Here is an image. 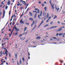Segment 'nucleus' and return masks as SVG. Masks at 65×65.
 Instances as JSON below:
<instances>
[{
	"label": "nucleus",
	"mask_w": 65,
	"mask_h": 65,
	"mask_svg": "<svg viewBox=\"0 0 65 65\" xmlns=\"http://www.w3.org/2000/svg\"><path fill=\"white\" fill-rule=\"evenodd\" d=\"M51 6L52 9H54V4H53L52 5V4H51Z\"/></svg>",
	"instance_id": "1"
},
{
	"label": "nucleus",
	"mask_w": 65,
	"mask_h": 65,
	"mask_svg": "<svg viewBox=\"0 0 65 65\" xmlns=\"http://www.w3.org/2000/svg\"><path fill=\"white\" fill-rule=\"evenodd\" d=\"M15 29L16 31H19V30H20V29H19L17 28V27H15Z\"/></svg>",
	"instance_id": "2"
},
{
	"label": "nucleus",
	"mask_w": 65,
	"mask_h": 65,
	"mask_svg": "<svg viewBox=\"0 0 65 65\" xmlns=\"http://www.w3.org/2000/svg\"><path fill=\"white\" fill-rule=\"evenodd\" d=\"M62 30V29L60 28H59V29L57 30V32H59V31H61Z\"/></svg>",
	"instance_id": "3"
},
{
	"label": "nucleus",
	"mask_w": 65,
	"mask_h": 65,
	"mask_svg": "<svg viewBox=\"0 0 65 65\" xmlns=\"http://www.w3.org/2000/svg\"><path fill=\"white\" fill-rule=\"evenodd\" d=\"M57 27H58V26H53L50 27V29H53V28H57Z\"/></svg>",
	"instance_id": "4"
},
{
	"label": "nucleus",
	"mask_w": 65,
	"mask_h": 65,
	"mask_svg": "<svg viewBox=\"0 0 65 65\" xmlns=\"http://www.w3.org/2000/svg\"><path fill=\"white\" fill-rule=\"evenodd\" d=\"M22 20H23V19H21V20L20 21V23L21 24H24V22L22 21Z\"/></svg>",
	"instance_id": "5"
},
{
	"label": "nucleus",
	"mask_w": 65,
	"mask_h": 65,
	"mask_svg": "<svg viewBox=\"0 0 65 65\" xmlns=\"http://www.w3.org/2000/svg\"><path fill=\"white\" fill-rule=\"evenodd\" d=\"M29 14H30V15L31 17H32V15H33V14H32V13H31V12H29Z\"/></svg>",
	"instance_id": "6"
},
{
	"label": "nucleus",
	"mask_w": 65,
	"mask_h": 65,
	"mask_svg": "<svg viewBox=\"0 0 65 65\" xmlns=\"http://www.w3.org/2000/svg\"><path fill=\"white\" fill-rule=\"evenodd\" d=\"M5 52H6L5 53V54H6V57L7 56V50H6L5 51Z\"/></svg>",
	"instance_id": "7"
},
{
	"label": "nucleus",
	"mask_w": 65,
	"mask_h": 65,
	"mask_svg": "<svg viewBox=\"0 0 65 65\" xmlns=\"http://www.w3.org/2000/svg\"><path fill=\"white\" fill-rule=\"evenodd\" d=\"M8 5H9L10 4V1H8Z\"/></svg>",
	"instance_id": "8"
},
{
	"label": "nucleus",
	"mask_w": 65,
	"mask_h": 65,
	"mask_svg": "<svg viewBox=\"0 0 65 65\" xmlns=\"http://www.w3.org/2000/svg\"><path fill=\"white\" fill-rule=\"evenodd\" d=\"M5 11L4 10V12H3L4 15H3V18H4V16L5 15Z\"/></svg>",
	"instance_id": "9"
},
{
	"label": "nucleus",
	"mask_w": 65,
	"mask_h": 65,
	"mask_svg": "<svg viewBox=\"0 0 65 65\" xmlns=\"http://www.w3.org/2000/svg\"><path fill=\"white\" fill-rule=\"evenodd\" d=\"M19 63L20 64H22V60H21V59H20V61H19Z\"/></svg>",
	"instance_id": "10"
},
{
	"label": "nucleus",
	"mask_w": 65,
	"mask_h": 65,
	"mask_svg": "<svg viewBox=\"0 0 65 65\" xmlns=\"http://www.w3.org/2000/svg\"><path fill=\"white\" fill-rule=\"evenodd\" d=\"M41 38V37H37L36 38V39H40Z\"/></svg>",
	"instance_id": "11"
},
{
	"label": "nucleus",
	"mask_w": 65,
	"mask_h": 65,
	"mask_svg": "<svg viewBox=\"0 0 65 65\" xmlns=\"http://www.w3.org/2000/svg\"><path fill=\"white\" fill-rule=\"evenodd\" d=\"M37 26V25H35V26L32 29V30H34V29H35V28H36V27Z\"/></svg>",
	"instance_id": "12"
},
{
	"label": "nucleus",
	"mask_w": 65,
	"mask_h": 65,
	"mask_svg": "<svg viewBox=\"0 0 65 65\" xmlns=\"http://www.w3.org/2000/svg\"><path fill=\"white\" fill-rule=\"evenodd\" d=\"M17 54H18L17 53L16 55V54L15 53V59H17Z\"/></svg>",
	"instance_id": "13"
},
{
	"label": "nucleus",
	"mask_w": 65,
	"mask_h": 65,
	"mask_svg": "<svg viewBox=\"0 0 65 65\" xmlns=\"http://www.w3.org/2000/svg\"><path fill=\"white\" fill-rule=\"evenodd\" d=\"M49 17V14H48V13H47V14L46 17V18H48Z\"/></svg>",
	"instance_id": "14"
},
{
	"label": "nucleus",
	"mask_w": 65,
	"mask_h": 65,
	"mask_svg": "<svg viewBox=\"0 0 65 65\" xmlns=\"http://www.w3.org/2000/svg\"><path fill=\"white\" fill-rule=\"evenodd\" d=\"M47 26H49V25H48V24H47L46 25H45L44 27H47Z\"/></svg>",
	"instance_id": "15"
},
{
	"label": "nucleus",
	"mask_w": 65,
	"mask_h": 65,
	"mask_svg": "<svg viewBox=\"0 0 65 65\" xmlns=\"http://www.w3.org/2000/svg\"><path fill=\"white\" fill-rule=\"evenodd\" d=\"M63 34L62 33H60L59 34V36H61L62 35H63Z\"/></svg>",
	"instance_id": "16"
},
{
	"label": "nucleus",
	"mask_w": 65,
	"mask_h": 65,
	"mask_svg": "<svg viewBox=\"0 0 65 65\" xmlns=\"http://www.w3.org/2000/svg\"><path fill=\"white\" fill-rule=\"evenodd\" d=\"M29 20H31V21H33V19L31 18H30L29 19Z\"/></svg>",
	"instance_id": "17"
},
{
	"label": "nucleus",
	"mask_w": 65,
	"mask_h": 65,
	"mask_svg": "<svg viewBox=\"0 0 65 65\" xmlns=\"http://www.w3.org/2000/svg\"><path fill=\"white\" fill-rule=\"evenodd\" d=\"M21 39H22V40H24L25 39V38H21V37L20 38Z\"/></svg>",
	"instance_id": "18"
},
{
	"label": "nucleus",
	"mask_w": 65,
	"mask_h": 65,
	"mask_svg": "<svg viewBox=\"0 0 65 65\" xmlns=\"http://www.w3.org/2000/svg\"><path fill=\"white\" fill-rule=\"evenodd\" d=\"M35 10H37V11H38V10H39V9L38 8H36L35 9Z\"/></svg>",
	"instance_id": "19"
},
{
	"label": "nucleus",
	"mask_w": 65,
	"mask_h": 65,
	"mask_svg": "<svg viewBox=\"0 0 65 65\" xmlns=\"http://www.w3.org/2000/svg\"><path fill=\"white\" fill-rule=\"evenodd\" d=\"M42 11H41V13H40V17H41V15H42Z\"/></svg>",
	"instance_id": "20"
},
{
	"label": "nucleus",
	"mask_w": 65,
	"mask_h": 65,
	"mask_svg": "<svg viewBox=\"0 0 65 65\" xmlns=\"http://www.w3.org/2000/svg\"><path fill=\"white\" fill-rule=\"evenodd\" d=\"M57 16H56V15H55V16L54 18L53 19H56V18H57Z\"/></svg>",
	"instance_id": "21"
},
{
	"label": "nucleus",
	"mask_w": 65,
	"mask_h": 65,
	"mask_svg": "<svg viewBox=\"0 0 65 65\" xmlns=\"http://www.w3.org/2000/svg\"><path fill=\"white\" fill-rule=\"evenodd\" d=\"M46 13H44V12H43V15H45L46 16Z\"/></svg>",
	"instance_id": "22"
},
{
	"label": "nucleus",
	"mask_w": 65,
	"mask_h": 65,
	"mask_svg": "<svg viewBox=\"0 0 65 65\" xmlns=\"http://www.w3.org/2000/svg\"><path fill=\"white\" fill-rule=\"evenodd\" d=\"M44 9H45V11H46V9H47V7H45L44 8Z\"/></svg>",
	"instance_id": "23"
},
{
	"label": "nucleus",
	"mask_w": 65,
	"mask_h": 65,
	"mask_svg": "<svg viewBox=\"0 0 65 65\" xmlns=\"http://www.w3.org/2000/svg\"><path fill=\"white\" fill-rule=\"evenodd\" d=\"M26 29H27V27H26L24 28V31L26 30Z\"/></svg>",
	"instance_id": "24"
},
{
	"label": "nucleus",
	"mask_w": 65,
	"mask_h": 65,
	"mask_svg": "<svg viewBox=\"0 0 65 65\" xmlns=\"http://www.w3.org/2000/svg\"><path fill=\"white\" fill-rule=\"evenodd\" d=\"M53 23L54 22L53 21H52L50 22V24H51V25H52V24H53Z\"/></svg>",
	"instance_id": "25"
},
{
	"label": "nucleus",
	"mask_w": 65,
	"mask_h": 65,
	"mask_svg": "<svg viewBox=\"0 0 65 65\" xmlns=\"http://www.w3.org/2000/svg\"><path fill=\"white\" fill-rule=\"evenodd\" d=\"M38 18L40 20L41 19L40 18V15H38Z\"/></svg>",
	"instance_id": "26"
},
{
	"label": "nucleus",
	"mask_w": 65,
	"mask_h": 65,
	"mask_svg": "<svg viewBox=\"0 0 65 65\" xmlns=\"http://www.w3.org/2000/svg\"><path fill=\"white\" fill-rule=\"evenodd\" d=\"M36 16H37V15L36 14L34 16L35 18H36Z\"/></svg>",
	"instance_id": "27"
},
{
	"label": "nucleus",
	"mask_w": 65,
	"mask_h": 65,
	"mask_svg": "<svg viewBox=\"0 0 65 65\" xmlns=\"http://www.w3.org/2000/svg\"><path fill=\"white\" fill-rule=\"evenodd\" d=\"M42 23H41L39 26L38 27V28H39L40 27V26L42 25Z\"/></svg>",
	"instance_id": "28"
},
{
	"label": "nucleus",
	"mask_w": 65,
	"mask_h": 65,
	"mask_svg": "<svg viewBox=\"0 0 65 65\" xmlns=\"http://www.w3.org/2000/svg\"><path fill=\"white\" fill-rule=\"evenodd\" d=\"M25 1H23L22 2V3L23 4H24L25 3Z\"/></svg>",
	"instance_id": "29"
},
{
	"label": "nucleus",
	"mask_w": 65,
	"mask_h": 65,
	"mask_svg": "<svg viewBox=\"0 0 65 65\" xmlns=\"http://www.w3.org/2000/svg\"><path fill=\"white\" fill-rule=\"evenodd\" d=\"M27 34V32H26V33L24 32V34H25V35H26V34Z\"/></svg>",
	"instance_id": "30"
},
{
	"label": "nucleus",
	"mask_w": 65,
	"mask_h": 65,
	"mask_svg": "<svg viewBox=\"0 0 65 65\" xmlns=\"http://www.w3.org/2000/svg\"><path fill=\"white\" fill-rule=\"evenodd\" d=\"M2 53H3V52H2V51H1V52L0 54H1V55H2V54H3Z\"/></svg>",
	"instance_id": "31"
},
{
	"label": "nucleus",
	"mask_w": 65,
	"mask_h": 65,
	"mask_svg": "<svg viewBox=\"0 0 65 65\" xmlns=\"http://www.w3.org/2000/svg\"><path fill=\"white\" fill-rule=\"evenodd\" d=\"M18 34V32H16L15 33V35H17Z\"/></svg>",
	"instance_id": "32"
},
{
	"label": "nucleus",
	"mask_w": 65,
	"mask_h": 65,
	"mask_svg": "<svg viewBox=\"0 0 65 65\" xmlns=\"http://www.w3.org/2000/svg\"><path fill=\"white\" fill-rule=\"evenodd\" d=\"M22 60L23 61H25V59H24V57L22 58Z\"/></svg>",
	"instance_id": "33"
},
{
	"label": "nucleus",
	"mask_w": 65,
	"mask_h": 65,
	"mask_svg": "<svg viewBox=\"0 0 65 65\" xmlns=\"http://www.w3.org/2000/svg\"><path fill=\"white\" fill-rule=\"evenodd\" d=\"M8 7L7 6H6V9H7Z\"/></svg>",
	"instance_id": "34"
},
{
	"label": "nucleus",
	"mask_w": 65,
	"mask_h": 65,
	"mask_svg": "<svg viewBox=\"0 0 65 65\" xmlns=\"http://www.w3.org/2000/svg\"><path fill=\"white\" fill-rule=\"evenodd\" d=\"M22 36V35L21 34L19 36V37H21Z\"/></svg>",
	"instance_id": "35"
},
{
	"label": "nucleus",
	"mask_w": 65,
	"mask_h": 65,
	"mask_svg": "<svg viewBox=\"0 0 65 65\" xmlns=\"http://www.w3.org/2000/svg\"><path fill=\"white\" fill-rule=\"evenodd\" d=\"M59 34L58 33H57L56 35V36H58V35H59Z\"/></svg>",
	"instance_id": "36"
},
{
	"label": "nucleus",
	"mask_w": 65,
	"mask_h": 65,
	"mask_svg": "<svg viewBox=\"0 0 65 65\" xmlns=\"http://www.w3.org/2000/svg\"><path fill=\"white\" fill-rule=\"evenodd\" d=\"M50 19H51V16L49 17L48 19L50 20Z\"/></svg>",
	"instance_id": "37"
},
{
	"label": "nucleus",
	"mask_w": 65,
	"mask_h": 65,
	"mask_svg": "<svg viewBox=\"0 0 65 65\" xmlns=\"http://www.w3.org/2000/svg\"><path fill=\"white\" fill-rule=\"evenodd\" d=\"M61 29H62V28H65V27L64 26H62L61 27H60Z\"/></svg>",
	"instance_id": "38"
},
{
	"label": "nucleus",
	"mask_w": 65,
	"mask_h": 65,
	"mask_svg": "<svg viewBox=\"0 0 65 65\" xmlns=\"http://www.w3.org/2000/svg\"><path fill=\"white\" fill-rule=\"evenodd\" d=\"M49 19H48V20H47L46 21V23H47V22H48V21H49Z\"/></svg>",
	"instance_id": "39"
},
{
	"label": "nucleus",
	"mask_w": 65,
	"mask_h": 65,
	"mask_svg": "<svg viewBox=\"0 0 65 65\" xmlns=\"http://www.w3.org/2000/svg\"><path fill=\"white\" fill-rule=\"evenodd\" d=\"M37 11H38V13H39V12H40L39 11V10Z\"/></svg>",
	"instance_id": "40"
},
{
	"label": "nucleus",
	"mask_w": 65,
	"mask_h": 65,
	"mask_svg": "<svg viewBox=\"0 0 65 65\" xmlns=\"http://www.w3.org/2000/svg\"><path fill=\"white\" fill-rule=\"evenodd\" d=\"M54 39H57V38L55 37H54L53 38Z\"/></svg>",
	"instance_id": "41"
},
{
	"label": "nucleus",
	"mask_w": 65,
	"mask_h": 65,
	"mask_svg": "<svg viewBox=\"0 0 65 65\" xmlns=\"http://www.w3.org/2000/svg\"><path fill=\"white\" fill-rule=\"evenodd\" d=\"M42 6H44V3H42Z\"/></svg>",
	"instance_id": "42"
},
{
	"label": "nucleus",
	"mask_w": 65,
	"mask_h": 65,
	"mask_svg": "<svg viewBox=\"0 0 65 65\" xmlns=\"http://www.w3.org/2000/svg\"><path fill=\"white\" fill-rule=\"evenodd\" d=\"M35 23V22L34 21L32 24H34Z\"/></svg>",
	"instance_id": "43"
},
{
	"label": "nucleus",
	"mask_w": 65,
	"mask_h": 65,
	"mask_svg": "<svg viewBox=\"0 0 65 65\" xmlns=\"http://www.w3.org/2000/svg\"><path fill=\"white\" fill-rule=\"evenodd\" d=\"M29 8H28L27 9V10H26V11H28V10H29Z\"/></svg>",
	"instance_id": "44"
},
{
	"label": "nucleus",
	"mask_w": 65,
	"mask_h": 65,
	"mask_svg": "<svg viewBox=\"0 0 65 65\" xmlns=\"http://www.w3.org/2000/svg\"><path fill=\"white\" fill-rule=\"evenodd\" d=\"M17 64L18 65H19V62L18 61H17Z\"/></svg>",
	"instance_id": "45"
},
{
	"label": "nucleus",
	"mask_w": 65,
	"mask_h": 65,
	"mask_svg": "<svg viewBox=\"0 0 65 65\" xmlns=\"http://www.w3.org/2000/svg\"><path fill=\"white\" fill-rule=\"evenodd\" d=\"M43 23V20L41 22V23L42 24V23Z\"/></svg>",
	"instance_id": "46"
},
{
	"label": "nucleus",
	"mask_w": 65,
	"mask_h": 65,
	"mask_svg": "<svg viewBox=\"0 0 65 65\" xmlns=\"http://www.w3.org/2000/svg\"><path fill=\"white\" fill-rule=\"evenodd\" d=\"M25 24H27V25H29V23H26Z\"/></svg>",
	"instance_id": "47"
},
{
	"label": "nucleus",
	"mask_w": 65,
	"mask_h": 65,
	"mask_svg": "<svg viewBox=\"0 0 65 65\" xmlns=\"http://www.w3.org/2000/svg\"><path fill=\"white\" fill-rule=\"evenodd\" d=\"M60 62L61 63H63V61L62 60H60Z\"/></svg>",
	"instance_id": "48"
},
{
	"label": "nucleus",
	"mask_w": 65,
	"mask_h": 65,
	"mask_svg": "<svg viewBox=\"0 0 65 65\" xmlns=\"http://www.w3.org/2000/svg\"><path fill=\"white\" fill-rule=\"evenodd\" d=\"M4 29V28H2L1 30V31H3V30Z\"/></svg>",
	"instance_id": "49"
},
{
	"label": "nucleus",
	"mask_w": 65,
	"mask_h": 65,
	"mask_svg": "<svg viewBox=\"0 0 65 65\" xmlns=\"http://www.w3.org/2000/svg\"><path fill=\"white\" fill-rule=\"evenodd\" d=\"M3 62H2V63L1 64V65H3Z\"/></svg>",
	"instance_id": "50"
},
{
	"label": "nucleus",
	"mask_w": 65,
	"mask_h": 65,
	"mask_svg": "<svg viewBox=\"0 0 65 65\" xmlns=\"http://www.w3.org/2000/svg\"><path fill=\"white\" fill-rule=\"evenodd\" d=\"M10 14V11H9V14Z\"/></svg>",
	"instance_id": "51"
},
{
	"label": "nucleus",
	"mask_w": 65,
	"mask_h": 65,
	"mask_svg": "<svg viewBox=\"0 0 65 65\" xmlns=\"http://www.w3.org/2000/svg\"><path fill=\"white\" fill-rule=\"evenodd\" d=\"M38 3L39 4H40L41 3V2H39Z\"/></svg>",
	"instance_id": "52"
},
{
	"label": "nucleus",
	"mask_w": 65,
	"mask_h": 65,
	"mask_svg": "<svg viewBox=\"0 0 65 65\" xmlns=\"http://www.w3.org/2000/svg\"><path fill=\"white\" fill-rule=\"evenodd\" d=\"M50 3L51 5V4H52V3H51V1H50Z\"/></svg>",
	"instance_id": "53"
},
{
	"label": "nucleus",
	"mask_w": 65,
	"mask_h": 65,
	"mask_svg": "<svg viewBox=\"0 0 65 65\" xmlns=\"http://www.w3.org/2000/svg\"><path fill=\"white\" fill-rule=\"evenodd\" d=\"M13 17H14V16L13 15H12L11 17V18H13Z\"/></svg>",
	"instance_id": "54"
},
{
	"label": "nucleus",
	"mask_w": 65,
	"mask_h": 65,
	"mask_svg": "<svg viewBox=\"0 0 65 65\" xmlns=\"http://www.w3.org/2000/svg\"><path fill=\"white\" fill-rule=\"evenodd\" d=\"M12 18H11V19L10 20V22H11V21H12Z\"/></svg>",
	"instance_id": "55"
},
{
	"label": "nucleus",
	"mask_w": 65,
	"mask_h": 65,
	"mask_svg": "<svg viewBox=\"0 0 65 65\" xmlns=\"http://www.w3.org/2000/svg\"><path fill=\"white\" fill-rule=\"evenodd\" d=\"M59 9L58 8L57 9V11L58 12V10H59Z\"/></svg>",
	"instance_id": "56"
},
{
	"label": "nucleus",
	"mask_w": 65,
	"mask_h": 65,
	"mask_svg": "<svg viewBox=\"0 0 65 65\" xmlns=\"http://www.w3.org/2000/svg\"><path fill=\"white\" fill-rule=\"evenodd\" d=\"M20 1L21 2H23V1H22V0H20Z\"/></svg>",
	"instance_id": "57"
},
{
	"label": "nucleus",
	"mask_w": 65,
	"mask_h": 65,
	"mask_svg": "<svg viewBox=\"0 0 65 65\" xmlns=\"http://www.w3.org/2000/svg\"><path fill=\"white\" fill-rule=\"evenodd\" d=\"M23 14H22L20 16V17H22V16H23Z\"/></svg>",
	"instance_id": "58"
},
{
	"label": "nucleus",
	"mask_w": 65,
	"mask_h": 65,
	"mask_svg": "<svg viewBox=\"0 0 65 65\" xmlns=\"http://www.w3.org/2000/svg\"><path fill=\"white\" fill-rule=\"evenodd\" d=\"M6 43V42H5V43H4L3 44V45H4V44H5Z\"/></svg>",
	"instance_id": "59"
},
{
	"label": "nucleus",
	"mask_w": 65,
	"mask_h": 65,
	"mask_svg": "<svg viewBox=\"0 0 65 65\" xmlns=\"http://www.w3.org/2000/svg\"><path fill=\"white\" fill-rule=\"evenodd\" d=\"M23 8V7H21L20 8L21 9H22V8Z\"/></svg>",
	"instance_id": "60"
},
{
	"label": "nucleus",
	"mask_w": 65,
	"mask_h": 65,
	"mask_svg": "<svg viewBox=\"0 0 65 65\" xmlns=\"http://www.w3.org/2000/svg\"><path fill=\"white\" fill-rule=\"evenodd\" d=\"M28 5H29V4H27L26 5V6L27 7V6H28Z\"/></svg>",
	"instance_id": "61"
},
{
	"label": "nucleus",
	"mask_w": 65,
	"mask_h": 65,
	"mask_svg": "<svg viewBox=\"0 0 65 65\" xmlns=\"http://www.w3.org/2000/svg\"><path fill=\"white\" fill-rule=\"evenodd\" d=\"M8 39V38H6L5 39V40L7 39H7Z\"/></svg>",
	"instance_id": "62"
},
{
	"label": "nucleus",
	"mask_w": 65,
	"mask_h": 65,
	"mask_svg": "<svg viewBox=\"0 0 65 65\" xmlns=\"http://www.w3.org/2000/svg\"><path fill=\"white\" fill-rule=\"evenodd\" d=\"M36 13H37V11H35Z\"/></svg>",
	"instance_id": "63"
},
{
	"label": "nucleus",
	"mask_w": 65,
	"mask_h": 65,
	"mask_svg": "<svg viewBox=\"0 0 65 65\" xmlns=\"http://www.w3.org/2000/svg\"><path fill=\"white\" fill-rule=\"evenodd\" d=\"M61 25H64V23H62L61 24Z\"/></svg>",
	"instance_id": "64"
}]
</instances>
